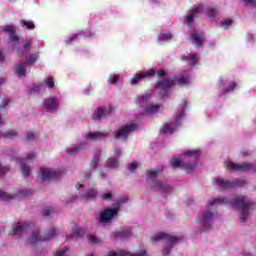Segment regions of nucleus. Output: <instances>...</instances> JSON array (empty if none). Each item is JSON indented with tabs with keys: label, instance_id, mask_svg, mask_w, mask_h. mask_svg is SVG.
I'll use <instances>...</instances> for the list:
<instances>
[{
	"label": "nucleus",
	"instance_id": "obj_1",
	"mask_svg": "<svg viewBox=\"0 0 256 256\" xmlns=\"http://www.w3.org/2000/svg\"><path fill=\"white\" fill-rule=\"evenodd\" d=\"M223 203H228L229 205H232V207L240 209V220L242 223H247V219L249 218V211H251L255 205V203L247 199L246 196H240L234 200H231L227 197L218 196L208 202V207H213V205H223Z\"/></svg>",
	"mask_w": 256,
	"mask_h": 256
},
{
	"label": "nucleus",
	"instance_id": "obj_2",
	"mask_svg": "<svg viewBox=\"0 0 256 256\" xmlns=\"http://www.w3.org/2000/svg\"><path fill=\"white\" fill-rule=\"evenodd\" d=\"M189 75H180L178 78L175 79H169V78H163L162 80H158L156 84L154 85V88L160 91V95L164 97V95H167L169 93V89L171 87H175V84L177 82L178 85L183 86L187 85L189 83Z\"/></svg>",
	"mask_w": 256,
	"mask_h": 256
},
{
	"label": "nucleus",
	"instance_id": "obj_3",
	"mask_svg": "<svg viewBox=\"0 0 256 256\" xmlns=\"http://www.w3.org/2000/svg\"><path fill=\"white\" fill-rule=\"evenodd\" d=\"M184 155L186 157H190L193 163H189L187 161H182L177 158H173L170 160V165L172 169H183L187 173H192V171H195V167H197V159H199V151L193 150V151H187L184 152Z\"/></svg>",
	"mask_w": 256,
	"mask_h": 256
},
{
	"label": "nucleus",
	"instance_id": "obj_4",
	"mask_svg": "<svg viewBox=\"0 0 256 256\" xmlns=\"http://www.w3.org/2000/svg\"><path fill=\"white\" fill-rule=\"evenodd\" d=\"M54 237H57V229L50 228L48 231L44 233V236L39 235V229H35L30 238L28 239L29 245H35V243H39V241H51Z\"/></svg>",
	"mask_w": 256,
	"mask_h": 256
},
{
	"label": "nucleus",
	"instance_id": "obj_5",
	"mask_svg": "<svg viewBox=\"0 0 256 256\" xmlns=\"http://www.w3.org/2000/svg\"><path fill=\"white\" fill-rule=\"evenodd\" d=\"M215 185H218L221 189H234V187H243L245 185V180L236 179L233 181H225L221 178L214 179Z\"/></svg>",
	"mask_w": 256,
	"mask_h": 256
},
{
	"label": "nucleus",
	"instance_id": "obj_6",
	"mask_svg": "<svg viewBox=\"0 0 256 256\" xmlns=\"http://www.w3.org/2000/svg\"><path fill=\"white\" fill-rule=\"evenodd\" d=\"M119 215V208H105L100 212L99 223H111Z\"/></svg>",
	"mask_w": 256,
	"mask_h": 256
},
{
	"label": "nucleus",
	"instance_id": "obj_7",
	"mask_svg": "<svg viewBox=\"0 0 256 256\" xmlns=\"http://www.w3.org/2000/svg\"><path fill=\"white\" fill-rule=\"evenodd\" d=\"M137 124H128L120 128L114 133V139H122V141H127L129 133L136 131Z\"/></svg>",
	"mask_w": 256,
	"mask_h": 256
},
{
	"label": "nucleus",
	"instance_id": "obj_8",
	"mask_svg": "<svg viewBox=\"0 0 256 256\" xmlns=\"http://www.w3.org/2000/svg\"><path fill=\"white\" fill-rule=\"evenodd\" d=\"M42 181H53V179H59L63 172L51 168H42L41 170Z\"/></svg>",
	"mask_w": 256,
	"mask_h": 256
},
{
	"label": "nucleus",
	"instance_id": "obj_9",
	"mask_svg": "<svg viewBox=\"0 0 256 256\" xmlns=\"http://www.w3.org/2000/svg\"><path fill=\"white\" fill-rule=\"evenodd\" d=\"M35 159V154L33 152L29 153L26 158H19L18 161L21 165L22 175L24 177H29L31 175V167L27 166L28 161H33Z\"/></svg>",
	"mask_w": 256,
	"mask_h": 256
},
{
	"label": "nucleus",
	"instance_id": "obj_10",
	"mask_svg": "<svg viewBox=\"0 0 256 256\" xmlns=\"http://www.w3.org/2000/svg\"><path fill=\"white\" fill-rule=\"evenodd\" d=\"M161 239H164L168 245H173V243H179L181 239H179L177 236L169 235L165 232L157 233L154 237H152V241H161Z\"/></svg>",
	"mask_w": 256,
	"mask_h": 256
},
{
	"label": "nucleus",
	"instance_id": "obj_11",
	"mask_svg": "<svg viewBox=\"0 0 256 256\" xmlns=\"http://www.w3.org/2000/svg\"><path fill=\"white\" fill-rule=\"evenodd\" d=\"M211 223H213V212H211V210H206L202 213V228L200 230L201 233L211 229Z\"/></svg>",
	"mask_w": 256,
	"mask_h": 256
},
{
	"label": "nucleus",
	"instance_id": "obj_12",
	"mask_svg": "<svg viewBox=\"0 0 256 256\" xmlns=\"http://www.w3.org/2000/svg\"><path fill=\"white\" fill-rule=\"evenodd\" d=\"M226 167L227 169H232V171L247 172L253 169V164L251 163L235 164L234 162H227Z\"/></svg>",
	"mask_w": 256,
	"mask_h": 256
},
{
	"label": "nucleus",
	"instance_id": "obj_13",
	"mask_svg": "<svg viewBox=\"0 0 256 256\" xmlns=\"http://www.w3.org/2000/svg\"><path fill=\"white\" fill-rule=\"evenodd\" d=\"M151 187L152 189H155V191H159V193H162L163 195L171 193V186L163 183L160 180H153L151 183Z\"/></svg>",
	"mask_w": 256,
	"mask_h": 256
},
{
	"label": "nucleus",
	"instance_id": "obj_14",
	"mask_svg": "<svg viewBox=\"0 0 256 256\" xmlns=\"http://www.w3.org/2000/svg\"><path fill=\"white\" fill-rule=\"evenodd\" d=\"M157 71L155 69H149L144 73H136L130 80L131 85H137V83H140L141 79H145V77H153V75H156Z\"/></svg>",
	"mask_w": 256,
	"mask_h": 256
},
{
	"label": "nucleus",
	"instance_id": "obj_15",
	"mask_svg": "<svg viewBox=\"0 0 256 256\" xmlns=\"http://www.w3.org/2000/svg\"><path fill=\"white\" fill-rule=\"evenodd\" d=\"M43 105L46 111H57V109H59V100L55 97L47 98L44 100Z\"/></svg>",
	"mask_w": 256,
	"mask_h": 256
},
{
	"label": "nucleus",
	"instance_id": "obj_16",
	"mask_svg": "<svg viewBox=\"0 0 256 256\" xmlns=\"http://www.w3.org/2000/svg\"><path fill=\"white\" fill-rule=\"evenodd\" d=\"M109 137V134L103 132H89L85 138L87 141H101V139Z\"/></svg>",
	"mask_w": 256,
	"mask_h": 256
},
{
	"label": "nucleus",
	"instance_id": "obj_17",
	"mask_svg": "<svg viewBox=\"0 0 256 256\" xmlns=\"http://www.w3.org/2000/svg\"><path fill=\"white\" fill-rule=\"evenodd\" d=\"M29 227L27 222H20L13 228V235H22V233H25Z\"/></svg>",
	"mask_w": 256,
	"mask_h": 256
},
{
	"label": "nucleus",
	"instance_id": "obj_18",
	"mask_svg": "<svg viewBox=\"0 0 256 256\" xmlns=\"http://www.w3.org/2000/svg\"><path fill=\"white\" fill-rule=\"evenodd\" d=\"M201 58L199 57V54H189L188 56H185L182 58V61H189V65L190 67H195V65H197V63H199V60Z\"/></svg>",
	"mask_w": 256,
	"mask_h": 256
},
{
	"label": "nucleus",
	"instance_id": "obj_19",
	"mask_svg": "<svg viewBox=\"0 0 256 256\" xmlns=\"http://www.w3.org/2000/svg\"><path fill=\"white\" fill-rule=\"evenodd\" d=\"M83 149H85V147H83V145L79 144V145L72 146L71 148H67L66 153H67L68 157H75V155H78V153H81V151H83Z\"/></svg>",
	"mask_w": 256,
	"mask_h": 256
},
{
	"label": "nucleus",
	"instance_id": "obj_20",
	"mask_svg": "<svg viewBox=\"0 0 256 256\" xmlns=\"http://www.w3.org/2000/svg\"><path fill=\"white\" fill-rule=\"evenodd\" d=\"M201 11H203L202 6H198V7L194 8L191 11V14L186 16L187 25L191 26V23H193V20L195 19V15H197V13H201Z\"/></svg>",
	"mask_w": 256,
	"mask_h": 256
},
{
	"label": "nucleus",
	"instance_id": "obj_21",
	"mask_svg": "<svg viewBox=\"0 0 256 256\" xmlns=\"http://www.w3.org/2000/svg\"><path fill=\"white\" fill-rule=\"evenodd\" d=\"M101 157V149L96 150L94 157L90 163V169H97Z\"/></svg>",
	"mask_w": 256,
	"mask_h": 256
},
{
	"label": "nucleus",
	"instance_id": "obj_22",
	"mask_svg": "<svg viewBox=\"0 0 256 256\" xmlns=\"http://www.w3.org/2000/svg\"><path fill=\"white\" fill-rule=\"evenodd\" d=\"M15 73L18 77H25L27 75V68L25 64H16Z\"/></svg>",
	"mask_w": 256,
	"mask_h": 256
},
{
	"label": "nucleus",
	"instance_id": "obj_23",
	"mask_svg": "<svg viewBox=\"0 0 256 256\" xmlns=\"http://www.w3.org/2000/svg\"><path fill=\"white\" fill-rule=\"evenodd\" d=\"M159 111V105H149L148 107L144 108L142 115H153Z\"/></svg>",
	"mask_w": 256,
	"mask_h": 256
},
{
	"label": "nucleus",
	"instance_id": "obj_24",
	"mask_svg": "<svg viewBox=\"0 0 256 256\" xmlns=\"http://www.w3.org/2000/svg\"><path fill=\"white\" fill-rule=\"evenodd\" d=\"M191 39L196 47H202L203 46V37L199 35V33L194 32L191 35Z\"/></svg>",
	"mask_w": 256,
	"mask_h": 256
},
{
	"label": "nucleus",
	"instance_id": "obj_25",
	"mask_svg": "<svg viewBox=\"0 0 256 256\" xmlns=\"http://www.w3.org/2000/svg\"><path fill=\"white\" fill-rule=\"evenodd\" d=\"M116 236L120 239H128V237H131V229L122 228L121 231L116 232Z\"/></svg>",
	"mask_w": 256,
	"mask_h": 256
},
{
	"label": "nucleus",
	"instance_id": "obj_26",
	"mask_svg": "<svg viewBox=\"0 0 256 256\" xmlns=\"http://www.w3.org/2000/svg\"><path fill=\"white\" fill-rule=\"evenodd\" d=\"M37 59H39V53L30 54L29 56H26V63L27 65H35Z\"/></svg>",
	"mask_w": 256,
	"mask_h": 256
},
{
	"label": "nucleus",
	"instance_id": "obj_27",
	"mask_svg": "<svg viewBox=\"0 0 256 256\" xmlns=\"http://www.w3.org/2000/svg\"><path fill=\"white\" fill-rule=\"evenodd\" d=\"M171 39H173V35L171 34V32H161L159 37H158V41H171Z\"/></svg>",
	"mask_w": 256,
	"mask_h": 256
},
{
	"label": "nucleus",
	"instance_id": "obj_28",
	"mask_svg": "<svg viewBox=\"0 0 256 256\" xmlns=\"http://www.w3.org/2000/svg\"><path fill=\"white\" fill-rule=\"evenodd\" d=\"M151 98V95L145 94V95H138L136 97V103L137 105H141V103H147L149 99Z\"/></svg>",
	"mask_w": 256,
	"mask_h": 256
},
{
	"label": "nucleus",
	"instance_id": "obj_29",
	"mask_svg": "<svg viewBox=\"0 0 256 256\" xmlns=\"http://www.w3.org/2000/svg\"><path fill=\"white\" fill-rule=\"evenodd\" d=\"M44 85H46L48 89H55V79L51 76L46 77L44 79Z\"/></svg>",
	"mask_w": 256,
	"mask_h": 256
},
{
	"label": "nucleus",
	"instance_id": "obj_30",
	"mask_svg": "<svg viewBox=\"0 0 256 256\" xmlns=\"http://www.w3.org/2000/svg\"><path fill=\"white\" fill-rule=\"evenodd\" d=\"M20 25L22 27H26V29H28V31H31L33 29H35V23H33V21H27V20H21L20 21Z\"/></svg>",
	"mask_w": 256,
	"mask_h": 256
},
{
	"label": "nucleus",
	"instance_id": "obj_31",
	"mask_svg": "<svg viewBox=\"0 0 256 256\" xmlns=\"http://www.w3.org/2000/svg\"><path fill=\"white\" fill-rule=\"evenodd\" d=\"M84 199H95L97 197V191L95 189H89L84 194Z\"/></svg>",
	"mask_w": 256,
	"mask_h": 256
},
{
	"label": "nucleus",
	"instance_id": "obj_32",
	"mask_svg": "<svg viewBox=\"0 0 256 256\" xmlns=\"http://www.w3.org/2000/svg\"><path fill=\"white\" fill-rule=\"evenodd\" d=\"M105 110L100 107L97 109V111L92 115V119L97 120V119H101L103 116H105Z\"/></svg>",
	"mask_w": 256,
	"mask_h": 256
},
{
	"label": "nucleus",
	"instance_id": "obj_33",
	"mask_svg": "<svg viewBox=\"0 0 256 256\" xmlns=\"http://www.w3.org/2000/svg\"><path fill=\"white\" fill-rule=\"evenodd\" d=\"M107 166L111 167L112 169H115L116 167H119V159H117V158H108Z\"/></svg>",
	"mask_w": 256,
	"mask_h": 256
},
{
	"label": "nucleus",
	"instance_id": "obj_34",
	"mask_svg": "<svg viewBox=\"0 0 256 256\" xmlns=\"http://www.w3.org/2000/svg\"><path fill=\"white\" fill-rule=\"evenodd\" d=\"M0 199H3V201H9L11 199H15V196L3 190H0Z\"/></svg>",
	"mask_w": 256,
	"mask_h": 256
},
{
	"label": "nucleus",
	"instance_id": "obj_35",
	"mask_svg": "<svg viewBox=\"0 0 256 256\" xmlns=\"http://www.w3.org/2000/svg\"><path fill=\"white\" fill-rule=\"evenodd\" d=\"M0 137H5L6 139H13V137H17V132H15V130H9L6 133L0 134Z\"/></svg>",
	"mask_w": 256,
	"mask_h": 256
},
{
	"label": "nucleus",
	"instance_id": "obj_36",
	"mask_svg": "<svg viewBox=\"0 0 256 256\" xmlns=\"http://www.w3.org/2000/svg\"><path fill=\"white\" fill-rule=\"evenodd\" d=\"M2 30L4 31V33H10V35H15L17 31L15 30V26H11V25H6L2 27Z\"/></svg>",
	"mask_w": 256,
	"mask_h": 256
},
{
	"label": "nucleus",
	"instance_id": "obj_37",
	"mask_svg": "<svg viewBox=\"0 0 256 256\" xmlns=\"http://www.w3.org/2000/svg\"><path fill=\"white\" fill-rule=\"evenodd\" d=\"M161 133L167 134V133H173L175 131V128L169 126L168 124H164L161 128Z\"/></svg>",
	"mask_w": 256,
	"mask_h": 256
},
{
	"label": "nucleus",
	"instance_id": "obj_38",
	"mask_svg": "<svg viewBox=\"0 0 256 256\" xmlns=\"http://www.w3.org/2000/svg\"><path fill=\"white\" fill-rule=\"evenodd\" d=\"M117 81H119V75H117V74H111L108 77V83H110V85H115V83H117Z\"/></svg>",
	"mask_w": 256,
	"mask_h": 256
},
{
	"label": "nucleus",
	"instance_id": "obj_39",
	"mask_svg": "<svg viewBox=\"0 0 256 256\" xmlns=\"http://www.w3.org/2000/svg\"><path fill=\"white\" fill-rule=\"evenodd\" d=\"M233 25V19H226L221 23V27H223L225 30L229 29Z\"/></svg>",
	"mask_w": 256,
	"mask_h": 256
},
{
	"label": "nucleus",
	"instance_id": "obj_40",
	"mask_svg": "<svg viewBox=\"0 0 256 256\" xmlns=\"http://www.w3.org/2000/svg\"><path fill=\"white\" fill-rule=\"evenodd\" d=\"M89 242L92 245H97V244L101 243V240L99 238H97L95 235H90L89 236Z\"/></svg>",
	"mask_w": 256,
	"mask_h": 256
},
{
	"label": "nucleus",
	"instance_id": "obj_41",
	"mask_svg": "<svg viewBox=\"0 0 256 256\" xmlns=\"http://www.w3.org/2000/svg\"><path fill=\"white\" fill-rule=\"evenodd\" d=\"M102 201H111L113 199V193L108 192L101 195Z\"/></svg>",
	"mask_w": 256,
	"mask_h": 256
},
{
	"label": "nucleus",
	"instance_id": "obj_42",
	"mask_svg": "<svg viewBox=\"0 0 256 256\" xmlns=\"http://www.w3.org/2000/svg\"><path fill=\"white\" fill-rule=\"evenodd\" d=\"M235 89H237V83H236V82H231V83L229 84V86H227V87L225 88V91H226L227 93H229V92H231V91H235Z\"/></svg>",
	"mask_w": 256,
	"mask_h": 256
},
{
	"label": "nucleus",
	"instance_id": "obj_43",
	"mask_svg": "<svg viewBox=\"0 0 256 256\" xmlns=\"http://www.w3.org/2000/svg\"><path fill=\"white\" fill-rule=\"evenodd\" d=\"M124 203H127V197H122L116 201V207L118 208V210L121 205H124Z\"/></svg>",
	"mask_w": 256,
	"mask_h": 256
},
{
	"label": "nucleus",
	"instance_id": "obj_44",
	"mask_svg": "<svg viewBox=\"0 0 256 256\" xmlns=\"http://www.w3.org/2000/svg\"><path fill=\"white\" fill-rule=\"evenodd\" d=\"M31 45H33V42L31 40H26L23 46L24 51H30Z\"/></svg>",
	"mask_w": 256,
	"mask_h": 256
},
{
	"label": "nucleus",
	"instance_id": "obj_45",
	"mask_svg": "<svg viewBox=\"0 0 256 256\" xmlns=\"http://www.w3.org/2000/svg\"><path fill=\"white\" fill-rule=\"evenodd\" d=\"M77 37H79V34H73L72 36H69L68 38H66L65 41L67 45H69V43H73V41H75Z\"/></svg>",
	"mask_w": 256,
	"mask_h": 256
},
{
	"label": "nucleus",
	"instance_id": "obj_46",
	"mask_svg": "<svg viewBox=\"0 0 256 256\" xmlns=\"http://www.w3.org/2000/svg\"><path fill=\"white\" fill-rule=\"evenodd\" d=\"M207 15L209 18L215 17V15H217V10H215V8H209L207 10Z\"/></svg>",
	"mask_w": 256,
	"mask_h": 256
},
{
	"label": "nucleus",
	"instance_id": "obj_47",
	"mask_svg": "<svg viewBox=\"0 0 256 256\" xmlns=\"http://www.w3.org/2000/svg\"><path fill=\"white\" fill-rule=\"evenodd\" d=\"M50 213H53V208H51V206L46 207V208L44 209L42 215H43L44 217H49V214H50Z\"/></svg>",
	"mask_w": 256,
	"mask_h": 256
},
{
	"label": "nucleus",
	"instance_id": "obj_48",
	"mask_svg": "<svg viewBox=\"0 0 256 256\" xmlns=\"http://www.w3.org/2000/svg\"><path fill=\"white\" fill-rule=\"evenodd\" d=\"M137 167H139V165L137 164V162H132V163L128 166V169H129V171H131V173H135V169H137Z\"/></svg>",
	"mask_w": 256,
	"mask_h": 256
},
{
	"label": "nucleus",
	"instance_id": "obj_49",
	"mask_svg": "<svg viewBox=\"0 0 256 256\" xmlns=\"http://www.w3.org/2000/svg\"><path fill=\"white\" fill-rule=\"evenodd\" d=\"M171 247H173V246H172V245L166 246V247L162 250V255H163V256L169 255V253H171Z\"/></svg>",
	"mask_w": 256,
	"mask_h": 256
},
{
	"label": "nucleus",
	"instance_id": "obj_50",
	"mask_svg": "<svg viewBox=\"0 0 256 256\" xmlns=\"http://www.w3.org/2000/svg\"><path fill=\"white\" fill-rule=\"evenodd\" d=\"M67 251H69V249H67V248H66V249H63V250H61V251H58L55 256H69V255L67 254Z\"/></svg>",
	"mask_w": 256,
	"mask_h": 256
},
{
	"label": "nucleus",
	"instance_id": "obj_51",
	"mask_svg": "<svg viewBox=\"0 0 256 256\" xmlns=\"http://www.w3.org/2000/svg\"><path fill=\"white\" fill-rule=\"evenodd\" d=\"M159 175V172L158 171H148L147 172V176L148 177H151V178H155Z\"/></svg>",
	"mask_w": 256,
	"mask_h": 256
},
{
	"label": "nucleus",
	"instance_id": "obj_52",
	"mask_svg": "<svg viewBox=\"0 0 256 256\" xmlns=\"http://www.w3.org/2000/svg\"><path fill=\"white\" fill-rule=\"evenodd\" d=\"M244 1L245 5H252V7L256 8V0H242Z\"/></svg>",
	"mask_w": 256,
	"mask_h": 256
},
{
	"label": "nucleus",
	"instance_id": "obj_53",
	"mask_svg": "<svg viewBox=\"0 0 256 256\" xmlns=\"http://www.w3.org/2000/svg\"><path fill=\"white\" fill-rule=\"evenodd\" d=\"M83 233H85V231L82 228H79L78 230H76L74 232V237H81V235H83Z\"/></svg>",
	"mask_w": 256,
	"mask_h": 256
},
{
	"label": "nucleus",
	"instance_id": "obj_54",
	"mask_svg": "<svg viewBox=\"0 0 256 256\" xmlns=\"http://www.w3.org/2000/svg\"><path fill=\"white\" fill-rule=\"evenodd\" d=\"M10 41H12L13 43H15V41H19V36L15 34H10Z\"/></svg>",
	"mask_w": 256,
	"mask_h": 256
},
{
	"label": "nucleus",
	"instance_id": "obj_55",
	"mask_svg": "<svg viewBox=\"0 0 256 256\" xmlns=\"http://www.w3.org/2000/svg\"><path fill=\"white\" fill-rule=\"evenodd\" d=\"M156 73L158 77H165V75H167V71L165 70H158Z\"/></svg>",
	"mask_w": 256,
	"mask_h": 256
},
{
	"label": "nucleus",
	"instance_id": "obj_56",
	"mask_svg": "<svg viewBox=\"0 0 256 256\" xmlns=\"http://www.w3.org/2000/svg\"><path fill=\"white\" fill-rule=\"evenodd\" d=\"M41 89H43V84H38L33 87V91L39 92Z\"/></svg>",
	"mask_w": 256,
	"mask_h": 256
},
{
	"label": "nucleus",
	"instance_id": "obj_57",
	"mask_svg": "<svg viewBox=\"0 0 256 256\" xmlns=\"http://www.w3.org/2000/svg\"><path fill=\"white\" fill-rule=\"evenodd\" d=\"M5 173H7V168H3V166L0 164V177H3Z\"/></svg>",
	"mask_w": 256,
	"mask_h": 256
},
{
	"label": "nucleus",
	"instance_id": "obj_58",
	"mask_svg": "<svg viewBox=\"0 0 256 256\" xmlns=\"http://www.w3.org/2000/svg\"><path fill=\"white\" fill-rule=\"evenodd\" d=\"M8 103H11V100L9 98H4L2 101V106L5 107Z\"/></svg>",
	"mask_w": 256,
	"mask_h": 256
},
{
	"label": "nucleus",
	"instance_id": "obj_59",
	"mask_svg": "<svg viewBox=\"0 0 256 256\" xmlns=\"http://www.w3.org/2000/svg\"><path fill=\"white\" fill-rule=\"evenodd\" d=\"M34 139H35V134L29 133V134L27 135V140H28V141H33Z\"/></svg>",
	"mask_w": 256,
	"mask_h": 256
},
{
	"label": "nucleus",
	"instance_id": "obj_60",
	"mask_svg": "<svg viewBox=\"0 0 256 256\" xmlns=\"http://www.w3.org/2000/svg\"><path fill=\"white\" fill-rule=\"evenodd\" d=\"M114 153H115V155H116V157H121V149H116L115 151H114Z\"/></svg>",
	"mask_w": 256,
	"mask_h": 256
},
{
	"label": "nucleus",
	"instance_id": "obj_61",
	"mask_svg": "<svg viewBox=\"0 0 256 256\" xmlns=\"http://www.w3.org/2000/svg\"><path fill=\"white\" fill-rule=\"evenodd\" d=\"M20 195H27V191L21 190V191H20Z\"/></svg>",
	"mask_w": 256,
	"mask_h": 256
},
{
	"label": "nucleus",
	"instance_id": "obj_62",
	"mask_svg": "<svg viewBox=\"0 0 256 256\" xmlns=\"http://www.w3.org/2000/svg\"><path fill=\"white\" fill-rule=\"evenodd\" d=\"M91 177V172H89L88 174H85V179H89Z\"/></svg>",
	"mask_w": 256,
	"mask_h": 256
},
{
	"label": "nucleus",
	"instance_id": "obj_63",
	"mask_svg": "<svg viewBox=\"0 0 256 256\" xmlns=\"http://www.w3.org/2000/svg\"><path fill=\"white\" fill-rule=\"evenodd\" d=\"M241 155H243V157H247V155H249V153H247V152H241Z\"/></svg>",
	"mask_w": 256,
	"mask_h": 256
},
{
	"label": "nucleus",
	"instance_id": "obj_64",
	"mask_svg": "<svg viewBox=\"0 0 256 256\" xmlns=\"http://www.w3.org/2000/svg\"><path fill=\"white\" fill-rule=\"evenodd\" d=\"M183 115H185V114L183 112H181L178 119H183Z\"/></svg>",
	"mask_w": 256,
	"mask_h": 256
}]
</instances>
